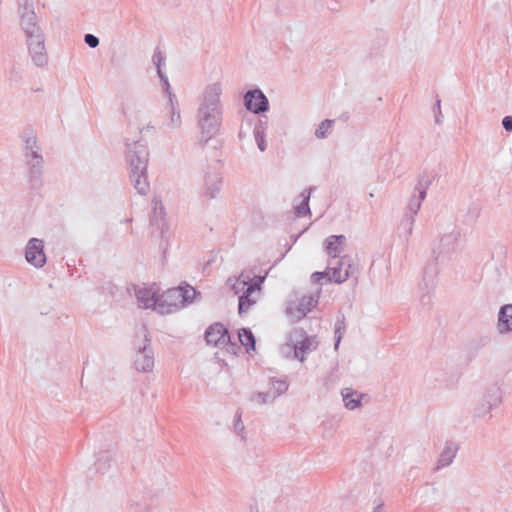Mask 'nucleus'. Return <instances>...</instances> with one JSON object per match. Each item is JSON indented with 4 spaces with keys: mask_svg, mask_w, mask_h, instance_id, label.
I'll return each instance as SVG.
<instances>
[{
    "mask_svg": "<svg viewBox=\"0 0 512 512\" xmlns=\"http://www.w3.org/2000/svg\"><path fill=\"white\" fill-rule=\"evenodd\" d=\"M327 271H329L328 280L341 284L345 282L354 273V266L350 257L345 255L337 260H328Z\"/></svg>",
    "mask_w": 512,
    "mask_h": 512,
    "instance_id": "12",
    "label": "nucleus"
},
{
    "mask_svg": "<svg viewBox=\"0 0 512 512\" xmlns=\"http://www.w3.org/2000/svg\"><path fill=\"white\" fill-rule=\"evenodd\" d=\"M133 290L139 307L154 310L157 294L160 292V287L156 283L134 286Z\"/></svg>",
    "mask_w": 512,
    "mask_h": 512,
    "instance_id": "13",
    "label": "nucleus"
},
{
    "mask_svg": "<svg viewBox=\"0 0 512 512\" xmlns=\"http://www.w3.org/2000/svg\"><path fill=\"white\" fill-rule=\"evenodd\" d=\"M347 238L344 235H331L324 241V250L328 255V260H337L345 251Z\"/></svg>",
    "mask_w": 512,
    "mask_h": 512,
    "instance_id": "19",
    "label": "nucleus"
},
{
    "mask_svg": "<svg viewBox=\"0 0 512 512\" xmlns=\"http://www.w3.org/2000/svg\"><path fill=\"white\" fill-rule=\"evenodd\" d=\"M288 389V383L285 380L277 379L272 380L270 383V389L274 399L285 393Z\"/></svg>",
    "mask_w": 512,
    "mask_h": 512,
    "instance_id": "30",
    "label": "nucleus"
},
{
    "mask_svg": "<svg viewBox=\"0 0 512 512\" xmlns=\"http://www.w3.org/2000/svg\"><path fill=\"white\" fill-rule=\"evenodd\" d=\"M317 347L318 341L315 336H309L303 329L295 328L290 331L279 351L286 359H297L303 362L306 356Z\"/></svg>",
    "mask_w": 512,
    "mask_h": 512,
    "instance_id": "5",
    "label": "nucleus"
},
{
    "mask_svg": "<svg viewBox=\"0 0 512 512\" xmlns=\"http://www.w3.org/2000/svg\"><path fill=\"white\" fill-rule=\"evenodd\" d=\"M169 102H170V116L167 120L163 122V127L166 129H178L182 125V119L180 114V109L178 107V103L175 100V96L169 93Z\"/></svg>",
    "mask_w": 512,
    "mask_h": 512,
    "instance_id": "21",
    "label": "nucleus"
},
{
    "mask_svg": "<svg viewBox=\"0 0 512 512\" xmlns=\"http://www.w3.org/2000/svg\"><path fill=\"white\" fill-rule=\"evenodd\" d=\"M267 129V120L263 121L260 119L258 123L254 126L253 136L255 142L261 152H264L267 149V143L265 140Z\"/></svg>",
    "mask_w": 512,
    "mask_h": 512,
    "instance_id": "26",
    "label": "nucleus"
},
{
    "mask_svg": "<svg viewBox=\"0 0 512 512\" xmlns=\"http://www.w3.org/2000/svg\"><path fill=\"white\" fill-rule=\"evenodd\" d=\"M43 249L44 244L42 240L38 238L30 239L25 252L26 260L35 267H42L46 263Z\"/></svg>",
    "mask_w": 512,
    "mask_h": 512,
    "instance_id": "18",
    "label": "nucleus"
},
{
    "mask_svg": "<svg viewBox=\"0 0 512 512\" xmlns=\"http://www.w3.org/2000/svg\"><path fill=\"white\" fill-rule=\"evenodd\" d=\"M152 61H153L154 65L157 67V72H158V75H159L161 81L164 83V85L166 86V89L168 90L169 89L168 78L162 73V66L165 65V57L162 54V52L156 51L153 54Z\"/></svg>",
    "mask_w": 512,
    "mask_h": 512,
    "instance_id": "28",
    "label": "nucleus"
},
{
    "mask_svg": "<svg viewBox=\"0 0 512 512\" xmlns=\"http://www.w3.org/2000/svg\"><path fill=\"white\" fill-rule=\"evenodd\" d=\"M20 25L26 35L29 52L34 63L37 66L44 65L47 60L44 35L38 26L35 12L33 10L25 9L21 14Z\"/></svg>",
    "mask_w": 512,
    "mask_h": 512,
    "instance_id": "3",
    "label": "nucleus"
},
{
    "mask_svg": "<svg viewBox=\"0 0 512 512\" xmlns=\"http://www.w3.org/2000/svg\"><path fill=\"white\" fill-rule=\"evenodd\" d=\"M441 116H442V114H441V115H439L438 113H436V115H435V121H436V123H440V122H441V119H440V118H441Z\"/></svg>",
    "mask_w": 512,
    "mask_h": 512,
    "instance_id": "41",
    "label": "nucleus"
},
{
    "mask_svg": "<svg viewBox=\"0 0 512 512\" xmlns=\"http://www.w3.org/2000/svg\"><path fill=\"white\" fill-rule=\"evenodd\" d=\"M329 271H323V272H315L312 274L311 279L313 282H319L320 280L327 278L328 279Z\"/></svg>",
    "mask_w": 512,
    "mask_h": 512,
    "instance_id": "36",
    "label": "nucleus"
},
{
    "mask_svg": "<svg viewBox=\"0 0 512 512\" xmlns=\"http://www.w3.org/2000/svg\"><path fill=\"white\" fill-rule=\"evenodd\" d=\"M319 294H303L288 302L286 314L292 322L304 318L318 303Z\"/></svg>",
    "mask_w": 512,
    "mask_h": 512,
    "instance_id": "9",
    "label": "nucleus"
},
{
    "mask_svg": "<svg viewBox=\"0 0 512 512\" xmlns=\"http://www.w3.org/2000/svg\"><path fill=\"white\" fill-rule=\"evenodd\" d=\"M221 94L222 84L214 82L207 85L200 96L197 121L201 136L205 141L219 131L222 121Z\"/></svg>",
    "mask_w": 512,
    "mask_h": 512,
    "instance_id": "1",
    "label": "nucleus"
},
{
    "mask_svg": "<svg viewBox=\"0 0 512 512\" xmlns=\"http://www.w3.org/2000/svg\"><path fill=\"white\" fill-rule=\"evenodd\" d=\"M502 402V392L499 386L493 384L485 388L479 396L475 407V415L479 418L490 417L493 409Z\"/></svg>",
    "mask_w": 512,
    "mask_h": 512,
    "instance_id": "10",
    "label": "nucleus"
},
{
    "mask_svg": "<svg viewBox=\"0 0 512 512\" xmlns=\"http://www.w3.org/2000/svg\"><path fill=\"white\" fill-rule=\"evenodd\" d=\"M247 110L259 114L269 109V101L260 89L249 90L244 95Z\"/></svg>",
    "mask_w": 512,
    "mask_h": 512,
    "instance_id": "17",
    "label": "nucleus"
},
{
    "mask_svg": "<svg viewBox=\"0 0 512 512\" xmlns=\"http://www.w3.org/2000/svg\"><path fill=\"white\" fill-rule=\"evenodd\" d=\"M427 184L419 183L414 190V194L410 197L407 212L405 214L403 223L407 227L408 235L412 234L413 226L415 222V216L421 208L422 201L426 197Z\"/></svg>",
    "mask_w": 512,
    "mask_h": 512,
    "instance_id": "11",
    "label": "nucleus"
},
{
    "mask_svg": "<svg viewBox=\"0 0 512 512\" xmlns=\"http://www.w3.org/2000/svg\"><path fill=\"white\" fill-rule=\"evenodd\" d=\"M134 347L136 350L134 357L135 369L143 373L151 372L154 368V353L151 348V339L145 326L138 330Z\"/></svg>",
    "mask_w": 512,
    "mask_h": 512,
    "instance_id": "6",
    "label": "nucleus"
},
{
    "mask_svg": "<svg viewBox=\"0 0 512 512\" xmlns=\"http://www.w3.org/2000/svg\"><path fill=\"white\" fill-rule=\"evenodd\" d=\"M205 339L207 344L221 349H227L228 351L234 350V346L229 344L230 337L226 328L220 323H215L206 330Z\"/></svg>",
    "mask_w": 512,
    "mask_h": 512,
    "instance_id": "14",
    "label": "nucleus"
},
{
    "mask_svg": "<svg viewBox=\"0 0 512 512\" xmlns=\"http://www.w3.org/2000/svg\"><path fill=\"white\" fill-rule=\"evenodd\" d=\"M196 290L190 286H179L157 294L154 311L160 315L175 313L191 303L196 296Z\"/></svg>",
    "mask_w": 512,
    "mask_h": 512,
    "instance_id": "4",
    "label": "nucleus"
},
{
    "mask_svg": "<svg viewBox=\"0 0 512 512\" xmlns=\"http://www.w3.org/2000/svg\"><path fill=\"white\" fill-rule=\"evenodd\" d=\"M246 512H280V495L277 491L261 488L255 492Z\"/></svg>",
    "mask_w": 512,
    "mask_h": 512,
    "instance_id": "8",
    "label": "nucleus"
},
{
    "mask_svg": "<svg viewBox=\"0 0 512 512\" xmlns=\"http://www.w3.org/2000/svg\"><path fill=\"white\" fill-rule=\"evenodd\" d=\"M258 276L252 271H243L231 285V289L235 294L244 293L248 285L252 284Z\"/></svg>",
    "mask_w": 512,
    "mask_h": 512,
    "instance_id": "22",
    "label": "nucleus"
},
{
    "mask_svg": "<svg viewBox=\"0 0 512 512\" xmlns=\"http://www.w3.org/2000/svg\"><path fill=\"white\" fill-rule=\"evenodd\" d=\"M24 156L31 178H38L43 172L44 159L37 138L33 133L24 136Z\"/></svg>",
    "mask_w": 512,
    "mask_h": 512,
    "instance_id": "7",
    "label": "nucleus"
},
{
    "mask_svg": "<svg viewBox=\"0 0 512 512\" xmlns=\"http://www.w3.org/2000/svg\"><path fill=\"white\" fill-rule=\"evenodd\" d=\"M264 280L265 277H257L252 284L248 285L244 293L239 297V314L242 315L243 313H246L249 308L257 302L261 291V284Z\"/></svg>",
    "mask_w": 512,
    "mask_h": 512,
    "instance_id": "15",
    "label": "nucleus"
},
{
    "mask_svg": "<svg viewBox=\"0 0 512 512\" xmlns=\"http://www.w3.org/2000/svg\"><path fill=\"white\" fill-rule=\"evenodd\" d=\"M345 333V325L343 321H337L336 327H335V337H336V343H335V349H338L339 343L341 339L343 338Z\"/></svg>",
    "mask_w": 512,
    "mask_h": 512,
    "instance_id": "33",
    "label": "nucleus"
},
{
    "mask_svg": "<svg viewBox=\"0 0 512 512\" xmlns=\"http://www.w3.org/2000/svg\"><path fill=\"white\" fill-rule=\"evenodd\" d=\"M163 207L161 206L159 209L158 208H155L154 210V216H153V223L157 224L158 226H160V224L162 225V227L165 225L164 223V220L162 219V215H163Z\"/></svg>",
    "mask_w": 512,
    "mask_h": 512,
    "instance_id": "34",
    "label": "nucleus"
},
{
    "mask_svg": "<svg viewBox=\"0 0 512 512\" xmlns=\"http://www.w3.org/2000/svg\"><path fill=\"white\" fill-rule=\"evenodd\" d=\"M497 330L500 334L512 332V304H505L500 308Z\"/></svg>",
    "mask_w": 512,
    "mask_h": 512,
    "instance_id": "20",
    "label": "nucleus"
},
{
    "mask_svg": "<svg viewBox=\"0 0 512 512\" xmlns=\"http://www.w3.org/2000/svg\"><path fill=\"white\" fill-rule=\"evenodd\" d=\"M313 188H309L308 190H305L302 192V202L295 207V213L298 217L305 216L307 214H310V208H309V199Z\"/></svg>",
    "mask_w": 512,
    "mask_h": 512,
    "instance_id": "27",
    "label": "nucleus"
},
{
    "mask_svg": "<svg viewBox=\"0 0 512 512\" xmlns=\"http://www.w3.org/2000/svg\"><path fill=\"white\" fill-rule=\"evenodd\" d=\"M250 400L254 403L262 405V404H266V403H271L275 399H274L271 391L268 390L267 392L253 393L250 397Z\"/></svg>",
    "mask_w": 512,
    "mask_h": 512,
    "instance_id": "32",
    "label": "nucleus"
},
{
    "mask_svg": "<svg viewBox=\"0 0 512 512\" xmlns=\"http://www.w3.org/2000/svg\"><path fill=\"white\" fill-rule=\"evenodd\" d=\"M457 446L454 443H446L444 449L442 450L441 454L439 455L438 462H437V469L449 466L453 459L456 456L457 453Z\"/></svg>",
    "mask_w": 512,
    "mask_h": 512,
    "instance_id": "24",
    "label": "nucleus"
},
{
    "mask_svg": "<svg viewBox=\"0 0 512 512\" xmlns=\"http://www.w3.org/2000/svg\"><path fill=\"white\" fill-rule=\"evenodd\" d=\"M502 126L506 131L512 132V116H505L502 119Z\"/></svg>",
    "mask_w": 512,
    "mask_h": 512,
    "instance_id": "37",
    "label": "nucleus"
},
{
    "mask_svg": "<svg viewBox=\"0 0 512 512\" xmlns=\"http://www.w3.org/2000/svg\"><path fill=\"white\" fill-rule=\"evenodd\" d=\"M238 338H239V341L241 342V344L243 346H245L247 349L250 347L252 349H254L255 347V339H254V335L252 334V332L250 330H247V329H241L239 332H238Z\"/></svg>",
    "mask_w": 512,
    "mask_h": 512,
    "instance_id": "31",
    "label": "nucleus"
},
{
    "mask_svg": "<svg viewBox=\"0 0 512 512\" xmlns=\"http://www.w3.org/2000/svg\"><path fill=\"white\" fill-rule=\"evenodd\" d=\"M222 177L216 170H207L204 174V183L201 188V196L206 200L214 199L220 193Z\"/></svg>",
    "mask_w": 512,
    "mask_h": 512,
    "instance_id": "16",
    "label": "nucleus"
},
{
    "mask_svg": "<svg viewBox=\"0 0 512 512\" xmlns=\"http://www.w3.org/2000/svg\"><path fill=\"white\" fill-rule=\"evenodd\" d=\"M84 41L90 48H96L99 45L98 37L93 34H86Z\"/></svg>",
    "mask_w": 512,
    "mask_h": 512,
    "instance_id": "35",
    "label": "nucleus"
},
{
    "mask_svg": "<svg viewBox=\"0 0 512 512\" xmlns=\"http://www.w3.org/2000/svg\"><path fill=\"white\" fill-rule=\"evenodd\" d=\"M335 120L325 119L322 121L315 130V137L317 139H325L331 133Z\"/></svg>",
    "mask_w": 512,
    "mask_h": 512,
    "instance_id": "29",
    "label": "nucleus"
},
{
    "mask_svg": "<svg viewBox=\"0 0 512 512\" xmlns=\"http://www.w3.org/2000/svg\"><path fill=\"white\" fill-rule=\"evenodd\" d=\"M235 430L239 433V432H242L244 430V425L243 423L241 422L240 418H238L235 422Z\"/></svg>",
    "mask_w": 512,
    "mask_h": 512,
    "instance_id": "38",
    "label": "nucleus"
},
{
    "mask_svg": "<svg viewBox=\"0 0 512 512\" xmlns=\"http://www.w3.org/2000/svg\"><path fill=\"white\" fill-rule=\"evenodd\" d=\"M440 103H441V101H440V100H437V102H436V106H435V113H438L439 115H441V106H440Z\"/></svg>",
    "mask_w": 512,
    "mask_h": 512,
    "instance_id": "40",
    "label": "nucleus"
},
{
    "mask_svg": "<svg viewBox=\"0 0 512 512\" xmlns=\"http://www.w3.org/2000/svg\"><path fill=\"white\" fill-rule=\"evenodd\" d=\"M149 118V112L145 108L135 109L128 115L129 123L137 125L140 131L145 125L150 126Z\"/></svg>",
    "mask_w": 512,
    "mask_h": 512,
    "instance_id": "23",
    "label": "nucleus"
},
{
    "mask_svg": "<svg viewBox=\"0 0 512 512\" xmlns=\"http://www.w3.org/2000/svg\"><path fill=\"white\" fill-rule=\"evenodd\" d=\"M344 405L349 410H354L361 406L363 395L357 391L345 388L341 392Z\"/></svg>",
    "mask_w": 512,
    "mask_h": 512,
    "instance_id": "25",
    "label": "nucleus"
},
{
    "mask_svg": "<svg viewBox=\"0 0 512 512\" xmlns=\"http://www.w3.org/2000/svg\"><path fill=\"white\" fill-rule=\"evenodd\" d=\"M372 512H386L385 508H384V505L381 503V504H378L376 505Z\"/></svg>",
    "mask_w": 512,
    "mask_h": 512,
    "instance_id": "39",
    "label": "nucleus"
},
{
    "mask_svg": "<svg viewBox=\"0 0 512 512\" xmlns=\"http://www.w3.org/2000/svg\"><path fill=\"white\" fill-rule=\"evenodd\" d=\"M125 160L129 179L134 189L140 195H146L150 190L148 181L149 150L141 140L126 139Z\"/></svg>",
    "mask_w": 512,
    "mask_h": 512,
    "instance_id": "2",
    "label": "nucleus"
}]
</instances>
